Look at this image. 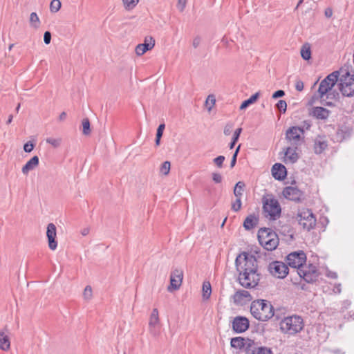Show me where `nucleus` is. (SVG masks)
I'll return each instance as SVG.
<instances>
[{
	"label": "nucleus",
	"instance_id": "61",
	"mask_svg": "<svg viewBox=\"0 0 354 354\" xmlns=\"http://www.w3.org/2000/svg\"><path fill=\"white\" fill-rule=\"evenodd\" d=\"M329 277H330L331 278H337V275L335 272H331L328 274Z\"/></svg>",
	"mask_w": 354,
	"mask_h": 354
},
{
	"label": "nucleus",
	"instance_id": "16",
	"mask_svg": "<svg viewBox=\"0 0 354 354\" xmlns=\"http://www.w3.org/2000/svg\"><path fill=\"white\" fill-rule=\"evenodd\" d=\"M56 236V226L53 223H49L47 226L46 236L48 238V247L52 250H56L57 247V242L55 241Z\"/></svg>",
	"mask_w": 354,
	"mask_h": 354
},
{
	"label": "nucleus",
	"instance_id": "46",
	"mask_svg": "<svg viewBox=\"0 0 354 354\" xmlns=\"http://www.w3.org/2000/svg\"><path fill=\"white\" fill-rule=\"evenodd\" d=\"M212 180L216 183H220L222 181L223 178L220 174L214 172V173H212Z\"/></svg>",
	"mask_w": 354,
	"mask_h": 354
},
{
	"label": "nucleus",
	"instance_id": "31",
	"mask_svg": "<svg viewBox=\"0 0 354 354\" xmlns=\"http://www.w3.org/2000/svg\"><path fill=\"white\" fill-rule=\"evenodd\" d=\"M122 1L125 10H131L138 5L139 0H122Z\"/></svg>",
	"mask_w": 354,
	"mask_h": 354
},
{
	"label": "nucleus",
	"instance_id": "62",
	"mask_svg": "<svg viewBox=\"0 0 354 354\" xmlns=\"http://www.w3.org/2000/svg\"><path fill=\"white\" fill-rule=\"evenodd\" d=\"M240 147H241V145H239L236 147V150H235V151H234V153H236V156H237V155H238V153H239V150H240Z\"/></svg>",
	"mask_w": 354,
	"mask_h": 354
},
{
	"label": "nucleus",
	"instance_id": "9",
	"mask_svg": "<svg viewBox=\"0 0 354 354\" xmlns=\"http://www.w3.org/2000/svg\"><path fill=\"white\" fill-rule=\"evenodd\" d=\"M304 130L299 127H290L286 133V139L289 145L299 147L304 140Z\"/></svg>",
	"mask_w": 354,
	"mask_h": 354
},
{
	"label": "nucleus",
	"instance_id": "38",
	"mask_svg": "<svg viewBox=\"0 0 354 354\" xmlns=\"http://www.w3.org/2000/svg\"><path fill=\"white\" fill-rule=\"evenodd\" d=\"M46 142L52 145L53 147L56 148L60 146L62 143V138H48L46 139Z\"/></svg>",
	"mask_w": 354,
	"mask_h": 354
},
{
	"label": "nucleus",
	"instance_id": "48",
	"mask_svg": "<svg viewBox=\"0 0 354 354\" xmlns=\"http://www.w3.org/2000/svg\"><path fill=\"white\" fill-rule=\"evenodd\" d=\"M51 40V34L49 31H46L44 35V41L46 44H50Z\"/></svg>",
	"mask_w": 354,
	"mask_h": 354
},
{
	"label": "nucleus",
	"instance_id": "30",
	"mask_svg": "<svg viewBox=\"0 0 354 354\" xmlns=\"http://www.w3.org/2000/svg\"><path fill=\"white\" fill-rule=\"evenodd\" d=\"M231 346L236 348H241L244 346V339L241 337H233L230 342Z\"/></svg>",
	"mask_w": 354,
	"mask_h": 354
},
{
	"label": "nucleus",
	"instance_id": "53",
	"mask_svg": "<svg viewBox=\"0 0 354 354\" xmlns=\"http://www.w3.org/2000/svg\"><path fill=\"white\" fill-rule=\"evenodd\" d=\"M295 88L298 91H301L304 89V83L301 80H298L295 83Z\"/></svg>",
	"mask_w": 354,
	"mask_h": 354
},
{
	"label": "nucleus",
	"instance_id": "60",
	"mask_svg": "<svg viewBox=\"0 0 354 354\" xmlns=\"http://www.w3.org/2000/svg\"><path fill=\"white\" fill-rule=\"evenodd\" d=\"M12 118H13V116L12 115H10L9 117H8V119L6 122L7 124H9L12 122Z\"/></svg>",
	"mask_w": 354,
	"mask_h": 354
},
{
	"label": "nucleus",
	"instance_id": "56",
	"mask_svg": "<svg viewBox=\"0 0 354 354\" xmlns=\"http://www.w3.org/2000/svg\"><path fill=\"white\" fill-rule=\"evenodd\" d=\"M66 113L65 112L61 113L59 116V119L61 121L64 120L66 119Z\"/></svg>",
	"mask_w": 354,
	"mask_h": 354
},
{
	"label": "nucleus",
	"instance_id": "33",
	"mask_svg": "<svg viewBox=\"0 0 354 354\" xmlns=\"http://www.w3.org/2000/svg\"><path fill=\"white\" fill-rule=\"evenodd\" d=\"M30 23L34 28H38L39 26L40 21L36 12H32L30 14Z\"/></svg>",
	"mask_w": 354,
	"mask_h": 354
},
{
	"label": "nucleus",
	"instance_id": "8",
	"mask_svg": "<svg viewBox=\"0 0 354 354\" xmlns=\"http://www.w3.org/2000/svg\"><path fill=\"white\" fill-rule=\"evenodd\" d=\"M296 218L299 225L307 230L313 228L316 224V218L309 209H299Z\"/></svg>",
	"mask_w": 354,
	"mask_h": 354
},
{
	"label": "nucleus",
	"instance_id": "29",
	"mask_svg": "<svg viewBox=\"0 0 354 354\" xmlns=\"http://www.w3.org/2000/svg\"><path fill=\"white\" fill-rule=\"evenodd\" d=\"M259 96V93H256L254 95H252L249 99L243 101L242 104L240 106V109L243 110L246 109L249 105L253 104L254 102L257 101Z\"/></svg>",
	"mask_w": 354,
	"mask_h": 354
},
{
	"label": "nucleus",
	"instance_id": "44",
	"mask_svg": "<svg viewBox=\"0 0 354 354\" xmlns=\"http://www.w3.org/2000/svg\"><path fill=\"white\" fill-rule=\"evenodd\" d=\"M35 147V144L32 141H28L24 145V150L26 153H30Z\"/></svg>",
	"mask_w": 354,
	"mask_h": 354
},
{
	"label": "nucleus",
	"instance_id": "50",
	"mask_svg": "<svg viewBox=\"0 0 354 354\" xmlns=\"http://www.w3.org/2000/svg\"><path fill=\"white\" fill-rule=\"evenodd\" d=\"M241 132H242V128L236 129L233 133L232 139L236 141H238Z\"/></svg>",
	"mask_w": 354,
	"mask_h": 354
},
{
	"label": "nucleus",
	"instance_id": "6",
	"mask_svg": "<svg viewBox=\"0 0 354 354\" xmlns=\"http://www.w3.org/2000/svg\"><path fill=\"white\" fill-rule=\"evenodd\" d=\"M258 239L260 244L268 251L275 250L279 245L277 234L270 229H261L258 232Z\"/></svg>",
	"mask_w": 354,
	"mask_h": 354
},
{
	"label": "nucleus",
	"instance_id": "13",
	"mask_svg": "<svg viewBox=\"0 0 354 354\" xmlns=\"http://www.w3.org/2000/svg\"><path fill=\"white\" fill-rule=\"evenodd\" d=\"M160 326L158 310L153 308L149 320V330L153 337H158L160 335Z\"/></svg>",
	"mask_w": 354,
	"mask_h": 354
},
{
	"label": "nucleus",
	"instance_id": "45",
	"mask_svg": "<svg viewBox=\"0 0 354 354\" xmlns=\"http://www.w3.org/2000/svg\"><path fill=\"white\" fill-rule=\"evenodd\" d=\"M225 157L223 156H219L213 160L214 163L219 168L223 167Z\"/></svg>",
	"mask_w": 354,
	"mask_h": 354
},
{
	"label": "nucleus",
	"instance_id": "63",
	"mask_svg": "<svg viewBox=\"0 0 354 354\" xmlns=\"http://www.w3.org/2000/svg\"><path fill=\"white\" fill-rule=\"evenodd\" d=\"M304 0H299L297 5V8L303 3Z\"/></svg>",
	"mask_w": 354,
	"mask_h": 354
},
{
	"label": "nucleus",
	"instance_id": "3",
	"mask_svg": "<svg viewBox=\"0 0 354 354\" xmlns=\"http://www.w3.org/2000/svg\"><path fill=\"white\" fill-rule=\"evenodd\" d=\"M250 313L257 320L266 322L274 316V308L270 301L258 299L252 302Z\"/></svg>",
	"mask_w": 354,
	"mask_h": 354
},
{
	"label": "nucleus",
	"instance_id": "5",
	"mask_svg": "<svg viewBox=\"0 0 354 354\" xmlns=\"http://www.w3.org/2000/svg\"><path fill=\"white\" fill-rule=\"evenodd\" d=\"M264 216L270 220H277L281 216V208L272 194H265L262 198Z\"/></svg>",
	"mask_w": 354,
	"mask_h": 354
},
{
	"label": "nucleus",
	"instance_id": "20",
	"mask_svg": "<svg viewBox=\"0 0 354 354\" xmlns=\"http://www.w3.org/2000/svg\"><path fill=\"white\" fill-rule=\"evenodd\" d=\"M298 147L289 145L285 151L284 162L285 163H295L299 158L297 153Z\"/></svg>",
	"mask_w": 354,
	"mask_h": 354
},
{
	"label": "nucleus",
	"instance_id": "51",
	"mask_svg": "<svg viewBox=\"0 0 354 354\" xmlns=\"http://www.w3.org/2000/svg\"><path fill=\"white\" fill-rule=\"evenodd\" d=\"M285 95V92L283 90H278L272 94V98L277 99Z\"/></svg>",
	"mask_w": 354,
	"mask_h": 354
},
{
	"label": "nucleus",
	"instance_id": "54",
	"mask_svg": "<svg viewBox=\"0 0 354 354\" xmlns=\"http://www.w3.org/2000/svg\"><path fill=\"white\" fill-rule=\"evenodd\" d=\"M236 158H237L236 153H234L232 156V160H231V164H230L231 167H233L235 165V164L236 162Z\"/></svg>",
	"mask_w": 354,
	"mask_h": 354
},
{
	"label": "nucleus",
	"instance_id": "40",
	"mask_svg": "<svg viewBox=\"0 0 354 354\" xmlns=\"http://www.w3.org/2000/svg\"><path fill=\"white\" fill-rule=\"evenodd\" d=\"M254 354H273V353L270 348L261 346L254 351Z\"/></svg>",
	"mask_w": 354,
	"mask_h": 354
},
{
	"label": "nucleus",
	"instance_id": "64",
	"mask_svg": "<svg viewBox=\"0 0 354 354\" xmlns=\"http://www.w3.org/2000/svg\"><path fill=\"white\" fill-rule=\"evenodd\" d=\"M19 109H20V104H19L17 105V106L16 107V111H17V112H18V111H19Z\"/></svg>",
	"mask_w": 354,
	"mask_h": 354
},
{
	"label": "nucleus",
	"instance_id": "34",
	"mask_svg": "<svg viewBox=\"0 0 354 354\" xmlns=\"http://www.w3.org/2000/svg\"><path fill=\"white\" fill-rule=\"evenodd\" d=\"M215 102H216V99H215L214 95H208V97H207V99L205 100V106H206L208 111H210L212 110V109L213 108V106L215 104Z\"/></svg>",
	"mask_w": 354,
	"mask_h": 354
},
{
	"label": "nucleus",
	"instance_id": "4",
	"mask_svg": "<svg viewBox=\"0 0 354 354\" xmlns=\"http://www.w3.org/2000/svg\"><path fill=\"white\" fill-rule=\"evenodd\" d=\"M304 327L303 319L298 315L284 317L279 322L281 331L288 335H295L301 332Z\"/></svg>",
	"mask_w": 354,
	"mask_h": 354
},
{
	"label": "nucleus",
	"instance_id": "15",
	"mask_svg": "<svg viewBox=\"0 0 354 354\" xmlns=\"http://www.w3.org/2000/svg\"><path fill=\"white\" fill-rule=\"evenodd\" d=\"M183 277V272L181 270L175 269L171 274L170 286L167 290L171 292L174 290H178L181 286Z\"/></svg>",
	"mask_w": 354,
	"mask_h": 354
},
{
	"label": "nucleus",
	"instance_id": "7",
	"mask_svg": "<svg viewBox=\"0 0 354 354\" xmlns=\"http://www.w3.org/2000/svg\"><path fill=\"white\" fill-rule=\"evenodd\" d=\"M339 88L344 96L354 95V74L346 72L339 77Z\"/></svg>",
	"mask_w": 354,
	"mask_h": 354
},
{
	"label": "nucleus",
	"instance_id": "35",
	"mask_svg": "<svg viewBox=\"0 0 354 354\" xmlns=\"http://www.w3.org/2000/svg\"><path fill=\"white\" fill-rule=\"evenodd\" d=\"M82 131L84 135H88L91 133L90 122L88 118H84L82 120Z\"/></svg>",
	"mask_w": 354,
	"mask_h": 354
},
{
	"label": "nucleus",
	"instance_id": "47",
	"mask_svg": "<svg viewBox=\"0 0 354 354\" xmlns=\"http://www.w3.org/2000/svg\"><path fill=\"white\" fill-rule=\"evenodd\" d=\"M187 0H178L177 8L183 12L186 6Z\"/></svg>",
	"mask_w": 354,
	"mask_h": 354
},
{
	"label": "nucleus",
	"instance_id": "59",
	"mask_svg": "<svg viewBox=\"0 0 354 354\" xmlns=\"http://www.w3.org/2000/svg\"><path fill=\"white\" fill-rule=\"evenodd\" d=\"M236 142H237V141H236V140H234L232 139V142H230V146H229L230 149H233V148H234V145H235V144H236Z\"/></svg>",
	"mask_w": 354,
	"mask_h": 354
},
{
	"label": "nucleus",
	"instance_id": "55",
	"mask_svg": "<svg viewBox=\"0 0 354 354\" xmlns=\"http://www.w3.org/2000/svg\"><path fill=\"white\" fill-rule=\"evenodd\" d=\"M333 15V11L330 8H327L326 10H325V15L326 17H330Z\"/></svg>",
	"mask_w": 354,
	"mask_h": 354
},
{
	"label": "nucleus",
	"instance_id": "36",
	"mask_svg": "<svg viewBox=\"0 0 354 354\" xmlns=\"http://www.w3.org/2000/svg\"><path fill=\"white\" fill-rule=\"evenodd\" d=\"M61 8V2L59 0H53L50 4V10L52 12H57Z\"/></svg>",
	"mask_w": 354,
	"mask_h": 354
},
{
	"label": "nucleus",
	"instance_id": "24",
	"mask_svg": "<svg viewBox=\"0 0 354 354\" xmlns=\"http://www.w3.org/2000/svg\"><path fill=\"white\" fill-rule=\"evenodd\" d=\"M39 162L38 156H33L22 167L21 172L24 175H28L30 171L34 170L39 165Z\"/></svg>",
	"mask_w": 354,
	"mask_h": 354
},
{
	"label": "nucleus",
	"instance_id": "42",
	"mask_svg": "<svg viewBox=\"0 0 354 354\" xmlns=\"http://www.w3.org/2000/svg\"><path fill=\"white\" fill-rule=\"evenodd\" d=\"M234 124L232 122H227L223 129V133L225 136H230L233 130Z\"/></svg>",
	"mask_w": 354,
	"mask_h": 354
},
{
	"label": "nucleus",
	"instance_id": "14",
	"mask_svg": "<svg viewBox=\"0 0 354 354\" xmlns=\"http://www.w3.org/2000/svg\"><path fill=\"white\" fill-rule=\"evenodd\" d=\"M232 325V329L236 333H241L248 329L250 322L248 318L242 316H237L234 318Z\"/></svg>",
	"mask_w": 354,
	"mask_h": 354
},
{
	"label": "nucleus",
	"instance_id": "2",
	"mask_svg": "<svg viewBox=\"0 0 354 354\" xmlns=\"http://www.w3.org/2000/svg\"><path fill=\"white\" fill-rule=\"evenodd\" d=\"M339 73L338 71L333 72L327 75L319 84L317 93L313 97L322 102L328 99H333L335 95L332 92L333 87L338 82Z\"/></svg>",
	"mask_w": 354,
	"mask_h": 354
},
{
	"label": "nucleus",
	"instance_id": "22",
	"mask_svg": "<svg viewBox=\"0 0 354 354\" xmlns=\"http://www.w3.org/2000/svg\"><path fill=\"white\" fill-rule=\"evenodd\" d=\"M328 147V142L325 137L317 136L314 140V151L321 154Z\"/></svg>",
	"mask_w": 354,
	"mask_h": 354
},
{
	"label": "nucleus",
	"instance_id": "23",
	"mask_svg": "<svg viewBox=\"0 0 354 354\" xmlns=\"http://www.w3.org/2000/svg\"><path fill=\"white\" fill-rule=\"evenodd\" d=\"M272 174L277 180H283L286 176V169L283 165L276 163L272 167Z\"/></svg>",
	"mask_w": 354,
	"mask_h": 354
},
{
	"label": "nucleus",
	"instance_id": "37",
	"mask_svg": "<svg viewBox=\"0 0 354 354\" xmlns=\"http://www.w3.org/2000/svg\"><path fill=\"white\" fill-rule=\"evenodd\" d=\"M84 299L86 301H89L92 299L93 292L92 288L90 286H86L83 292Z\"/></svg>",
	"mask_w": 354,
	"mask_h": 354
},
{
	"label": "nucleus",
	"instance_id": "58",
	"mask_svg": "<svg viewBox=\"0 0 354 354\" xmlns=\"http://www.w3.org/2000/svg\"><path fill=\"white\" fill-rule=\"evenodd\" d=\"M162 137L160 136H157L156 137V141H155V143H156V146H159L160 144V139H161Z\"/></svg>",
	"mask_w": 354,
	"mask_h": 354
},
{
	"label": "nucleus",
	"instance_id": "43",
	"mask_svg": "<svg viewBox=\"0 0 354 354\" xmlns=\"http://www.w3.org/2000/svg\"><path fill=\"white\" fill-rule=\"evenodd\" d=\"M277 108L282 112L286 111L287 104L285 100H280L276 104Z\"/></svg>",
	"mask_w": 354,
	"mask_h": 354
},
{
	"label": "nucleus",
	"instance_id": "26",
	"mask_svg": "<svg viewBox=\"0 0 354 354\" xmlns=\"http://www.w3.org/2000/svg\"><path fill=\"white\" fill-rule=\"evenodd\" d=\"M312 113L317 119L325 120L329 116L330 111L325 108L317 106L313 108Z\"/></svg>",
	"mask_w": 354,
	"mask_h": 354
},
{
	"label": "nucleus",
	"instance_id": "52",
	"mask_svg": "<svg viewBox=\"0 0 354 354\" xmlns=\"http://www.w3.org/2000/svg\"><path fill=\"white\" fill-rule=\"evenodd\" d=\"M201 37H196L192 41V46L194 48H196L199 46L201 44Z\"/></svg>",
	"mask_w": 354,
	"mask_h": 354
},
{
	"label": "nucleus",
	"instance_id": "41",
	"mask_svg": "<svg viewBox=\"0 0 354 354\" xmlns=\"http://www.w3.org/2000/svg\"><path fill=\"white\" fill-rule=\"evenodd\" d=\"M241 198H236L234 202L232 203V209L234 212H238L241 208Z\"/></svg>",
	"mask_w": 354,
	"mask_h": 354
},
{
	"label": "nucleus",
	"instance_id": "19",
	"mask_svg": "<svg viewBox=\"0 0 354 354\" xmlns=\"http://www.w3.org/2000/svg\"><path fill=\"white\" fill-rule=\"evenodd\" d=\"M252 300V296L247 290H240L233 295L234 303L237 305H243Z\"/></svg>",
	"mask_w": 354,
	"mask_h": 354
},
{
	"label": "nucleus",
	"instance_id": "39",
	"mask_svg": "<svg viewBox=\"0 0 354 354\" xmlns=\"http://www.w3.org/2000/svg\"><path fill=\"white\" fill-rule=\"evenodd\" d=\"M170 167H171L170 162H169V161L164 162L160 168V173H162L164 175H167L169 173Z\"/></svg>",
	"mask_w": 354,
	"mask_h": 354
},
{
	"label": "nucleus",
	"instance_id": "57",
	"mask_svg": "<svg viewBox=\"0 0 354 354\" xmlns=\"http://www.w3.org/2000/svg\"><path fill=\"white\" fill-rule=\"evenodd\" d=\"M88 233H89V229H88V228H84V229H83V230H82V231H81V234H82L83 236H86Z\"/></svg>",
	"mask_w": 354,
	"mask_h": 354
},
{
	"label": "nucleus",
	"instance_id": "12",
	"mask_svg": "<svg viewBox=\"0 0 354 354\" xmlns=\"http://www.w3.org/2000/svg\"><path fill=\"white\" fill-rule=\"evenodd\" d=\"M268 269L272 275L279 279L285 278L288 273V266L281 261L270 263Z\"/></svg>",
	"mask_w": 354,
	"mask_h": 354
},
{
	"label": "nucleus",
	"instance_id": "27",
	"mask_svg": "<svg viewBox=\"0 0 354 354\" xmlns=\"http://www.w3.org/2000/svg\"><path fill=\"white\" fill-rule=\"evenodd\" d=\"M203 299H208L212 294V287L209 281H204L202 288Z\"/></svg>",
	"mask_w": 354,
	"mask_h": 354
},
{
	"label": "nucleus",
	"instance_id": "49",
	"mask_svg": "<svg viewBox=\"0 0 354 354\" xmlns=\"http://www.w3.org/2000/svg\"><path fill=\"white\" fill-rule=\"evenodd\" d=\"M165 128V124L164 123L160 124L157 129L156 136L162 137Z\"/></svg>",
	"mask_w": 354,
	"mask_h": 354
},
{
	"label": "nucleus",
	"instance_id": "10",
	"mask_svg": "<svg viewBox=\"0 0 354 354\" xmlns=\"http://www.w3.org/2000/svg\"><path fill=\"white\" fill-rule=\"evenodd\" d=\"M286 260L290 267L299 270L306 261V256L303 251L294 252L287 256Z\"/></svg>",
	"mask_w": 354,
	"mask_h": 354
},
{
	"label": "nucleus",
	"instance_id": "17",
	"mask_svg": "<svg viewBox=\"0 0 354 354\" xmlns=\"http://www.w3.org/2000/svg\"><path fill=\"white\" fill-rule=\"evenodd\" d=\"M155 46V40L151 37H146L143 44H140L136 47V53L140 56L147 50L152 49Z\"/></svg>",
	"mask_w": 354,
	"mask_h": 354
},
{
	"label": "nucleus",
	"instance_id": "18",
	"mask_svg": "<svg viewBox=\"0 0 354 354\" xmlns=\"http://www.w3.org/2000/svg\"><path fill=\"white\" fill-rule=\"evenodd\" d=\"M283 196L290 201H299L302 197V192L295 187H286L283 191Z\"/></svg>",
	"mask_w": 354,
	"mask_h": 354
},
{
	"label": "nucleus",
	"instance_id": "11",
	"mask_svg": "<svg viewBox=\"0 0 354 354\" xmlns=\"http://www.w3.org/2000/svg\"><path fill=\"white\" fill-rule=\"evenodd\" d=\"M297 272L308 283L315 281L318 277L317 267L312 264L308 266L304 265L301 268H299V270H297Z\"/></svg>",
	"mask_w": 354,
	"mask_h": 354
},
{
	"label": "nucleus",
	"instance_id": "21",
	"mask_svg": "<svg viewBox=\"0 0 354 354\" xmlns=\"http://www.w3.org/2000/svg\"><path fill=\"white\" fill-rule=\"evenodd\" d=\"M10 348V341L8 330L6 327L0 330V349L7 351Z\"/></svg>",
	"mask_w": 354,
	"mask_h": 354
},
{
	"label": "nucleus",
	"instance_id": "32",
	"mask_svg": "<svg viewBox=\"0 0 354 354\" xmlns=\"http://www.w3.org/2000/svg\"><path fill=\"white\" fill-rule=\"evenodd\" d=\"M301 57L305 60H308L311 57L310 48L307 45H304L301 49Z\"/></svg>",
	"mask_w": 354,
	"mask_h": 354
},
{
	"label": "nucleus",
	"instance_id": "25",
	"mask_svg": "<svg viewBox=\"0 0 354 354\" xmlns=\"http://www.w3.org/2000/svg\"><path fill=\"white\" fill-rule=\"evenodd\" d=\"M258 221L257 216L254 214H250L245 218L243 222V227L246 230H250L257 226Z\"/></svg>",
	"mask_w": 354,
	"mask_h": 354
},
{
	"label": "nucleus",
	"instance_id": "1",
	"mask_svg": "<svg viewBox=\"0 0 354 354\" xmlns=\"http://www.w3.org/2000/svg\"><path fill=\"white\" fill-rule=\"evenodd\" d=\"M235 263L240 284L247 288L255 287L260 279L255 257L243 252L236 258Z\"/></svg>",
	"mask_w": 354,
	"mask_h": 354
},
{
	"label": "nucleus",
	"instance_id": "28",
	"mask_svg": "<svg viewBox=\"0 0 354 354\" xmlns=\"http://www.w3.org/2000/svg\"><path fill=\"white\" fill-rule=\"evenodd\" d=\"M245 187V183L242 181H239L234 189V194L236 198H241Z\"/></svg>",
	"mask_w": 354,
	"mask_h": 354
}]
</instances>
